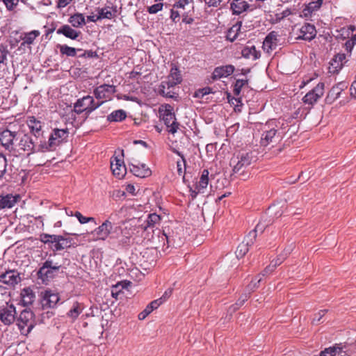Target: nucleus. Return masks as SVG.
Segmentation results:
<instances>
[{
    "mask_svg": "<svg viewBox=\"0 0 356 356\" xmlns=\"http://www.w3.org/2000/svg\"><path fill=\"white\" fill-rule=\"evenodd\" d=\"M161 220V216L149 210L135 211V243L145 244L153 239Z\"/></svg>",
    "mask_w": 356,
    "mask_h": 356,
    "instance_id": "nucleus-1",
    "label": "nucleus"
},
{
    "mask_svg": "<svg viewBox=\"0 0 356 356\" xmlns=\"http://www.w3.org/2000/svg\"><path fill=\"white\" fill-rule=\"evenodd\" d=\"M62 265L58 262H54L49 258L41 264L37 271V278L41 281V283L45 285L55 278Z\"/></svg>",
    "mask_w": 356,
    "mask_h": 356,
    "instance_id": "nucleus-2",
    "label": "nucleus"
},
{
    "mask_svg": "<svg viewBox=\"0 0 356 356\" xmlns=\"http://www.w3.org/2000/svg\"><path fill=\"white\" fill-rule=\"evenodd\" d=\"M255 158L256 156L251 151L239 152L230 161V165L233 166V172L234 173H243L247 167L256 161Z\"/></svg>",
    "mask_w": 356,
    "mask_h": 356,
    "instance_id": "nucleus-3",
    "label": "nucleus"
},
{
    "mask_svg": "<svg viewBox=\"0 0 356 356\" xmlns=\"http://www.w3.org/2000/svg\"><path fill=\"white\" fill-rule=\"evenodd\" d=\"M16 321L22 334L29 333L35 325V314L29 308L23 309Z\"/></svg>",
    "mask_w": 356,
    "mask_h": 356,
    "instance_id": "nucleus-4",
    "label": "nucleus"
},
{
    "mask_svg": "<svg viewBox=\"0 0 356 356\" xmlns=\"http://www.w3.org/2000/svg\"><path fill=\"white\" fill-rule=\"evenodd\" d=\"M135 255L139 266L147 270L154 264L157 257V250L154 248H146L140 250L139 254H135Z\"/></svg>",
    "mask_w": 356,
    "mask_h": 356,
    "instance_id": "nucleus-5",
    "label": "nucleus"
},
{
    "mask_svg": "<svg viewBox=\"0 0 356 356\" xmlns=\"http://www.w3.org/2000/svg\"><path fill=\"white\" fill-rule=\"evenodd\" d=\"M173 107L170 104H165L164 108H159L160 118L163 120L167 127L170 128L168 131L172 134L177 132L179 128V122L176 121L175 114L173 112Z\"/></svg>",
    "mask_w": 356,
    "mask_h": 356,
    "instance_id": "nucleus-6",
    "label": "nucleus"
},
{
    "mask_svg": "<svg viewBox=\"0 0 356 356\" xmlns=\"http://www.w3.org/2000/svg\"><path fill=\"white\" fill-rule=\"evenodd\" d=\"M131 282L124 280L113 285L111 287L112 297L116 300L126 299L128 301V299H129L131 300V298L129 296L131 295L129 288L131 286Z\"/></svg>",
    "mask_w": 356,
    "mask_h": 356,
    "instance_id": "nucleus-7",
    "label": "nucleus"
},
{
    "mask_svg": "<svg viewBox=\"0 0 356 356\" xmlns=\"http://www.w3.org/2000/svg\"><path fill=\"white\" fill-rule=\"evenodd\" d=\"M17 318L16 308L13 304L5 301L0 305V321L6 325L13 324Z\"/></svg>",
    "mask_w": 356,
    "mask_h": 356,
    "instance_id": "nucleus-8",
    "label": "nucleus"
},
{
    "mask_svg": "<svg viewBox=\"0 0 356 356\" xmlns=\"http://www.w3.org/2000/svg\"><path fill=\"white\" fill-rule=\"evenodd\" d=\"M275 121L270 120L268 121L267 123L265 124V128L267 127L266 129L264 131V133L262 134L261 138V144L263 146H267L270 143L273 142V139L275 138L276 135L277 134V137H279L281 134L284 135L286 134V131H284L283 130L286 128L284 127V124L283 123L281 127L282 132H277V130L275 129L274 127H272L273 124L275 123Z\"/></svg>",
    "mask_w": 356,
    "mask_h": 356,
    "instance_id": "nucleus-9",
    "label": "nucleus"
},
{
    "mask_svg": "<svg viewBox=\"0 0 356 356\" xmlns=\"http://www.w3.org/2000/svg\"><path fill=\"white\" fill-rule=\"evenodd\" d=\"M162 240L166 241L167 247L177 248L183 243V239L177 229H172L170 227H163L162 230Z\"/></svg>",
    "mask_w": 356,
    "mask_h": 356,
    "instance_id": "nucleus-10",
    "label": "nucleus"
},
{
    "mask_svg": "<svg viewBox=\"0 0 356 356\" xmlns=\"http://www.w3.org/2000/svg\"><path fill=\"white\" fill-rule=\"evenodd\" d=\"M40 303L43 310L47 308H55L60 300L58 293H53L51 290L47 289L40 292Z\"/></svg>",
    "mask_w": 356,
    "mask_h": 356,
    "instance_id": "nucleus-11",
    "label": "nucleus"
},
{
    "mask_svg": "<svg viewBox=\"0 0 356 356\" xmlns=\"http://www.w3.org/2000/svg\"><path fill=\"white\" fill-rule=\"evenodd\" d=\"M179 83H178L177 81L172 79H168L167 81H163L159 86L157 92L159 95L163 97L171 98L178 101L179 98V95L173 92L171 88H173L176 85Z\"/></svg>",
    "mask_w": 356,
    "mask_h": 356,
    "instance_id": "nucleus-12",
    "label": "nucleus"
},
{
    "mask_svg": "<svg viewBox=\"0 0 356 356\" xmlns=\"http://www.w3.org/2000/svg\"><path fill=\"white\" fill-rule=\"evenodd\" d=\"M152 73L148 70H145V74H143L141 72L135 71V81L138 85V87L135 86V92L140 90L143 93L148 91L152 85Z\"/></svg>",
    "mask_w": 356,
    "mask_h": 356,
    "instance_id": "nucleus-13",
    "label": "nucleus"
},
{
    "mask_svg": "<svg viewBox=\"0 0 356 356\" xmlns=\"http://www.w3.org/2000/svg\"><path fill=\"white\" fill-rule=\"evenodd\" d=\"M325 83H318L316 87L308 92L302 98V102L305 104L310 106V108L321 98L324 94Z\"/></svg>",
    "mask_w": 356,
    "mask_h": 356,
    "instance_id": "nucleus-14",
    "label": "nucleus"
},
{
    "mask_svg": "<svg viewBox=\"0 0 356 356\" xmlns=\"http://www.w3.org/2000/svg\"><path fill=\"white\" fill-rule=\"evenodd\" d=\"M116 92L115 86L109 84H102L96 87L93 90V95L96 99H104L110 100L112 95Z\"/></svg>",
    "mask_w": 356,
    "mask_h": 356,
    "instance_id": "nucleus-15",
    "label": "nucleus"
},
{
    "mask_svg": "<svg viewBox=\"0 0 356 356\" xmlns=\"http://www.w3.org/2000/svg\"><path fill=\"white\" fill-rule=\"evenodd\" d=\"M255 242V234L252 232L248 234L244 238V240L241 243L236 250V255L237 258H243L249 251L250 247H251Z\"/></svg>",
    "mask_w": 356,
    "mask_h": 356,
    "instance_id": "nucleus-16",
    "label": "nucleus"
},
{
    "mask_svg": "<svg viewBox=\"0 0 356 356\" xmlns=\"http://www.w3.org/2000/svg\"><path fill=\"white\" fill-rule=\"evenodd\" d=\"M110 163L113 174L119 179L123 178L127 173V168L124 161L118 156H113L111 158Z\"/></svg>",
    "mask_w": 356,
    "mask_h": 356,
    "instance_id": "nucleus-17",
    "label": "nucleus"
},
{
    "mask_svg": "<svg viewBox=\"0 0 356 356\" xmlns=\"http://www.w3.org/2000/svg\"><path fill=\"white\" fill-rule=\"evenodd\" d=\"M19 149L27 152V156L36 152L35 142L29 134H24L19 142Z\"/></svg>",
    "mask_w": 356,
    "mask_h": 356,
    "instance_id": "nucleus-18",
    "label": "nucleus"
},
{
    "mask_svg": "<svg viewBox=\"0 0 356 356\" xmlns=\"http://www.w3.org/2000/svg\"><path fill=\"white\" fill-rule=\"evenodd\" d=\"M235 71V67L232 65L218 66L214 68L211 79L212 81L218 80L223 77H227Z\"/></svg>",
    "mask_w": 356,
    "mask_h": 356,
    "instance_id": "nucleus-19",
    "label": "nucleus"
},
{
    "mask_svg": "<svg viewBox=\"0 0 356 356\" xmlns=\"http://www.w3.org/2000/svg\"><path fill=\"white\" fill-rule=\"evenodd\" d=\"M146 189L140 190L138 189L135 193V211L138 210H148L150 208L149 205L148 196L145 194Z\"/></svg>",
    "mask_w": 356,
    "mask_h": 356,
    "instance_id": "nucleus-20",
    "label": "nucleus"
},
{
    "mask_svg": "<svg viewBox=\"0 0 356 356\" xmlns=\"http://www.w3.org/2000/svg\"><path fill=\"white\" fill-rule=\"evenodd\" d=\"M300 34L297 39L311 41L316 35V27L314 24L305 23L300 29Z\"/></svg>",
    "mask_w": 356,
    "mask_h": 356,
    "instance_id": "nucleus-21",
    "label": "nucleus"
},
{
    "mask_svg": "<svg viewBox=\"0 0 356 356\" xmlns=\"http://www.w3.org/2000/svg\"><path fill=\"white\" fill-rule=\"evenodd\" d=\"M56 33L72 40H79V38L81 35L80 31L72 29V27L68 24H63L56 29Z\"/></svg>",
    "mask_w": 356,
    "mask_h": 356,
    "instance_id": "nucleus-22",
    "label": "nucleus"
},
{
    "mask_svg": "<svg viewBox=\"0 0 356 356\" xmlns=\"http://www.w3.org/2000/svg\"><path fill=\"white\" fill-rule=\"evenodd\" d=\"M131 199L127 200V203L125 204L120 209V213L124 217V220H123V225L124 226V229L128 228V224L131 226V220L134 219V216L132 214V211L134 209V204H131Z\"/></svg>",
    "mask_w": 356,
    "mask_h": 356,
    "instance_id": "nucleus-23",
    "label": "nucleus"
},
{
    "mask_svg": "<svg viewBox=\"0 0 356 356\" xmlns=\"http://www.w3.org/2000/svg\"><path fill=\"white\" fill-rule=\"evenodd\" d=\"M17 135V133L15 131H11L8 129L3 130L0 134V142L1 145L4 147L6 149L10 150Z\"/></svg>",
    "mask_w": 356,
    "mask_h": 356,
    "instance_id": "nucleus-24",
    "label": "nucleus"
},
{
    "mask_svg": "<svg viewBox=\"0 0 356 356\" xmlns=\"http://www.w3.org/2000/svg\"><path fill=\"white\" fill-rule=\"evenodd\" d=\"M277 36V33L275 31H271L266 36L262 46L264 51L269 53L275 49L278 42Z\"/></svg>",
    "mask_w": 356,
    "mask_h": 356,
    "instance_id": "nucleus-25",
    "label": "nucleus"
},
{
    "mask_svg": "<svg viewBox=\"0 0 356 356\" xmlns=\"http://www.w3.org/2000/svg\"><path fill=\"white\" fill-rule=\"evenodd\" d=\"M18 195H13L11 193L0 195V210L11 209L19 200Z\"/></svg>",
    "mask_w": 356,
    "mask_h": 356,
    "instance_id": "nucleus-26",
    "label": "nucleus"
},
{
    "mask_svg": "<svg viewBox=\"0 0 356 356\" xmlns=\"http://www.w3.org/2000/svg\"><path fill=\"white\" fill-rule=\"evenodd\" d=\"M21 281L19 274L15 270H9L0 275V282L9 285H15Z\"/></svg>",
    "mask_w": 356,
    "mask_h": 356,
    "instance_id": "nucleus-27",
    "label": "nucleus"
},
{
    "mask_svg": "<svg viewBox=\"0 0 356 356\" xmlns=\"http://www.w3.org/2000/svg\"><path fill=\"white\" fill-rule=\"evenodd\" d=\"M97 18L99 20L103 19H111L117 16L118 9L116 6H105L104 8H99L97 10Z\"/></svg>",
    "mask_w": 356,
    "mask_h": 356,
    "instance_id": "nucleus-28",
    "label": "nucleus"
},
{
    "mask_svg": "<svg viewBox=\"0 0 356 356\" xmlns=\"http://www.w3.org/2000/svg\"><path fill=\"white\" fill-rule=\"evenodd\" d=\"M112 228V223L106 220L95 229V233L99 238L104 240L111 232Z\"/></svg>",
    "mask_w": 356,
    "mask_h": 356,
    "instance_id": "nucleus-29",
    "label": "nucleus"
},
{
    "mask_svg": "<svg viewBox=\"0 0 356 356\" xmlns=\"http://www.w3.org/2000/svg\"><path fill=\"white\" fill-rule=\"evenodd\" d=\"M23 306L26 307L34 302L35 295L30 287H26L22 290L20 293Z\"/></svg>",
    "mask_w": 356,
    "mask_h": 356,
    "instance_id": "nucleus-30",
    "label": "nucleus"
},
{
    "mask_svg": "<svg viewBox=\"0 0 356 356\" xmlns=\"http://www.w3.org/2000/svg\"><path fill=\"white\" fill-rule=\"evenodd\" d=\"M230 6L233 15H239L243 12L246 11L250 7L248 2L243 0H234Z\"/></svg>",
    "mask_w": 356,
    "mask_h": 356,
    "instance_id": "nucleus-31",
    "label": "nucleus"
},
{
    "mask_svg": "<svg viewBox=\"0 0 356 356\" xmlns=\"http://www.w3.org/2000/svg\"><path fill=\"white\" fill-rule=\"evenodd\" d=\"M26 123L31 130V132L35 137H38L40 135L42 128L41 122L37 120L34 116H29L28 117Z\"/></svg>",
    "mask_w": 356,
    "mask_h": 356,
    "instance_id": "nucleus-32",
    "label": "nucleus"
},
{
    "mask_svg": "<svg viewBox=\"0 0 356 356\" xmlns=\"http://www.w3.org/2000/svg\"><path fill=\"white\" fill-rule=\"evenodd\" d=\"M152 175L151 169L143 163L135 164V177L139 178H146Z\"/></svg>",
    "mask_w": 356,
    "mask_h": 356,
    "instance_id": "nucleus-33",
    "label": "nucleus"
},
{
    "mask_svg": "<svg viewBox=\"0 0 356 356\" xmlns=\"http://www.w3.org/2000/svg\"><path fill=\"white\" fill-rule=\"evenodd\" d=\"M343 350L341 344H334L333 346L325 348L321 351L319 356H339L342 355Z\"/></svg>",
    "mask_w": 356,
    "mask_h": 356,
    "instance_id": "nucleus-34",
    "label": "nucleus"
},
{
    "mask_svg": "<svg viewBox=\"0 0 356 356\" xmlns=\"http://www.w3.org/2000/svg\"><path fill=\"white\" fill-rule=\"evenodd\" d=\"M8 166V161L6 156L3 153H0V181L3 179L9 181L11 178L9 175L6 174Z\"/></svg>",
    "mask_w": 356,
    "mask_h": 356,
    "instance_id": "nucleus-35",
    "label": "nucleus"
},
{
    "mask_svg": "<svg viewBox=\"0 0 356 356\" xmlns=\"http://www.w3.org/2000/svg\"><path fill=\"white\" fill-rule=\"evenodd\" d=\"M40 35V31L37 30L31 31L29 33H22L19 40H23L22 45L32 44L35 38Z\"/></svg>",
    "mask_w": 356,
    "mask_h": 356,
    "instance_id": "nucleus-36",
    "label": "nucleus"
},
{
    "mask_svg": "<svg viewBox=\"0 0 356 356\" xmlns=\"http://www.w3.org/2000/svg\"><path fill=\"white\" fill-rule=\"evenodd\" d=\"M68 22L74 28L82 27L86 24L84 15L79 13L72 15L68 19Z\"/></svg>",
    "mask_w": 356,
    "mask_h": 356,
    "instance_id": "nucleus-37",
    "label": "nucleus"
},
{
    "mask_svg": "<svg viewBox=\"0 0 356 356\" xmlns=\"http://www.w3.org/2000/svg\"><path fill=\"white\" fill-rule=\"evenodd\" d=\"M323 0H317L316 1H312L307 4L303 9L302 12L305 17L312 16V14L320 9Z\"/></svg>",
    "mask_w": 356,
    "mask_h": 356,
    "instance_id": "nucleus-38",
    "label": "nucleus"
},
{
    "mask_svg": "<svg viewBox=\"0 0 356 356\" xmlns=\"http://www.w3.org/2000/svg\"><path fill=\"white\" fill-rule=\"evenodd\" d=\"M241 55L245 58H250L251 56H253V60H257L260 58L261 53L256 49L255 46L252 45L245 46L241 51Z\"/></svg>",
    "mask_w": 356,
    "mask_h": 356,
    "instance_id": "nucleus-39",
    "label": "nucleus"
},
{
    "mask_svg": "<svg viewBox=\"0 0 356 356\" xmlns=\"http://www.w3.org/2000/svg\"><path fill=\"white\" fill-rule=\"evenodd\" d=\"M174 152H175L177 155H179L181 158V161H178L177 162V173L179 176H183V181L184 183H186V178H185V175H186V159L184 156V154L179 152V151H174Z\"/></svg>",
    "mask_w": 356,
    "mask_h": 356,
    "instance_id": "nucleus-40",
    "label": "nucleus"
},
{
    "mask_svg": "<svg viewBox=\"0 0 356 356\" xmlns=\"http://www.w3.org/2000/svg\"><path fill=\"white\" fill-rule=\"evenodd\" d=\"M83 309L84 305L83 303L74 302L72 308L67 313V315L72 320H75L78 318L79 315L82 312Z\"/></svg>",
    "mask_w": 356,
    "mask_h": 356,
    "instance_id": "nucleus-41",
    "label": "nucleus"
},
{
    "mask_svg": "<svg viewBox=\"0 0 356 356\" xmlns=\"http://www.w3.org/2000/svg\"><path fill=\"white\" fill-rule=\"evenodd\" d=\"M57 47L60 49V53L62 55H66L68 57H75L77 51H82L81 49H76L67 44H58Z\"/></svg>",
    "mask_w": 356,
    "mask_h": 356,
    "instance_id": "nucleus-42",
    "label": "nucleus"
},
{
    "mask_svg": "<svg viewBox=\"0 0 356 356\" xmlns=\"http://www.w3.org/2000/svg\"><path fill=\"white\" fill-rule=\"evenodd\" d=\"M241 22H238L228 29L226 35L227 40L234 42L237 38L238 32L241 30Z\"/></svg>",
    "mask_w": 356,
    "mask_h": 356,
    "instance_id": "nucleus-43",
    "label": "nucleus"
},
{
    "mask_svg": "<svg viewBox=\"0 0 356 356\" xmlns=\"http://www.w3.org/2000/svg\"><path fill=\"white\" fill-rule=\"evenodd\" d=\"M250 298V292L245 293L241 295L236 302L229 307L232 312H235L242 307L244 303Z\"/></svg>",
    "mask_w": 356,
    "mask_h": 356,
    "instance_id": "nucleus-44",
    "label": "nucleus"
},
{
    "mask_svg": "<svg viewBox=\"0 0 356 356\" xmlns=\"http://www.w3.org/2000/svg\"><path fill=\"white\" fill-rule=\"evenodd\" d=\"M126 117V112L122 109H119L114 111L111 114H109L107 116V120L108 122H121L124 120Z\"/></svg>",
    "mask_w": 356,
    "mask_h": 356,
    "instance_id": "nucleus-45",
    "label": "nucleus"
},
{
    "mask_svg": "<svg viewBox=\"0 0 356 356\" xmlns=\"http://www.w3.org/2000/svg\"><path fill=\"white\" fill-rule=\"evenodd\" d=\"M209 170L204 169L200 175V180L196 181L195 185H196L197 188L204 191L209 184Z\"/></svg>",
    "mask_w": 356,
    "mask_h": 356,
    "instance_id": "nucleus-46",
    "label": "nucleus"
},
{
    "mask_svg": "<svg viewBox=\"0 0 356 356\" xmlns=\"http://www.w3.org/2000/svg\"><path fill=\"white\" fill-rule=\"evenodd\" d=\"M341 93V92L337 89V88H336L335 86H333L325 99V103L327 104H332L339 97Z\"/></svg>",
    "mask_w": 356,
    "mask_h": 356,
    "instance_id": "nucleus-47",
    "label": "nucleus"
},
{
    "mask_svg": "<svg viewBox=\"0 0 356 356\" xmlns=\"http://www.w3.org/2000/svg\"><path fill=\"white\" fill-rule=\"evenodd\" d=\"M68 134L69 131L67 129H54L50 136H53L57 140H61V142L63 143L68 137Z\"/></svg>",
    "mask_w": 356,
    "mask_h": 356,
    "instance_id": "nucleus-48",
    "label": "nucleus"
},
{
    "mask_svg": "<svg viewBox=\"0 0 356 356\" xmlns=\"http://www.w3.org/2000/svg\"><path fill=\"white\" fill-rule=\"evenodd\" d=\"M248 84V79H236L234 83L233 92L236 97L239 96L242 90V88Z\"/></svg>",
    "mask_w": 356,
    "mask_h": 356,
    "instance_id": "nucleus-49",
    "label": "nucleus"
},
{
    "mask_svg": "<svg viewBox=\"0 0 356 356\" xmlns=\"http://www.w3.org/2000/svg\"><path fill=\"white\" fill-rule=\"evenodd\" d=\"M168 79L176 80L177 81L178 83H181L182 81V77L180 74V71L176 65H172L170 73V75L168 76Z\"/></svg>",
    "mask_w": 356,
    "mask_h": 356,
    "instance_id": "nucleus-50",
    "label": "nucleus"
},
{
    "mask_svg": "<svg viewBox=\"0 0 356 356\" xmlns=\"http://www.w3.org/2000/svg\"><path fill=\"white\" fill-rule=\"evenodd\" d=\"M211 93H214L212 88L207 86V87L197 90L193 94V97L201 99V98H203V97L204 95H209Z\"/></svg>",
    "mask_w": 356,
    "mask_h": 356,
    "instance_id": "nucleus-51",
    "label": "nucleus"
},
{
    "mask_svg": "<svg viewBox=\"0 0 356 356\" xmlns=\"http://www.w3.org/2000/svg\"><path fill=\"white\" fill-rule=\"evenodd\" d=\"M69 235H77L76 234H70L65 231H63V235H61L63 240H61V242L63 243V245H64L65 249V248H70L72 246L73 238L70 237H67Z\"/></svg>",
    "mask_w": 356,
    "mask_h": 356,
    "instance_id": "nucleus-52",
    "label": "nucleus"
},
{
    "mask_svg": "<svg viewBox=\"0 0 356 356\" xmlns=\"http://www.w3.org/2000/svg\"><path fill=\"white\" fill-rule=\"evenodd\" d=\"M225 95H226V98L228 101V102L232 104V105H234V101H236V107H238V106H243V103H242V100H241V97H239L238 96L235 97H233L231 93L228 91H226L225 92Z\"/></svg>",
    "mask_w": 356,
    "mask_h": 356,
    "instance_id": "nucleus-53",
    "label": "nucleus"
},
{
    "mask_svg": "<svg viewBox=\"0 0 356 356\" xmlns=\"http://www.w3.org/2000/svg\"><path fill=\"white\" fill-rule=\"evenodd\" d=\"M262 280L261 275H258L248 285V289L250 293L259 286L260 282Z\"/></svg>",
    "mask_w": 356,
    "mask_h": 356,
    "instance_id": "nucleus-54",
    "label": "nucleus"
},
{
    "mask_svg": "<svg viewBox=\"0 0 356 356\" xmlns=\"http://www.w3.org/2000/svg\"><path fill=\"white\" fill-rule=\"evenodd\" d=\"M62 143L61 140H56L53 136H49L47 145L49 151H55L56 147Z\"/></svg>",
    "mask_w": 356,
    "mask_h": 356,
    "instance_id": "nucleus-55",
    "label": "nucleus"
},
{
    "mask_svg": "<svg viewBox=\"0 0 356 356\" xmlns=\"http://www.w3.org/2000/svg\"><path fill=\"white\" fill-rule=\"evenodd\" d=\"M338 35L336 36L337 40H344L346 38H348L350 36L349 29H346L345 27L341 28L340 30H338Z\"/></svg>",
    "mask_w": 356,
    "mask_h": 356,
    "instance_id": "nucleus-56",
    "label": "nucleus"
},
{
    "mask_svg": "<svg viewBox=\"0 0 356 356\" xmlns=\"http://www.w3.org/2000/svg\"><path fill=\"white\" fill-rule=\"evenodd\" d=\"M327 312V309L320 310L318 313L314 314V317L312 319V324L318 325L321 323V318L325 316V314Z\"/></svg>",
    "mask_w": 356,
    "mask_h": 356,
    "instance_id": "nucleus-57",
    "label": "nucleus"
},
{
    "mask_svg": "<svg viewBox=\"0 0 356 356\" xmlns=\"http://www.w3.org/2000/svg\"><path fill=\"white\" fill-rule=\"evenodd\" d=\"M74 216L76 217L81 224H85L90 221H93L95 219L92 217L83 216L79 211H76L74 213Z\"/></svg>",
    "mask_w": 356,
    "mask_h": 356,
    "instance_id": "nucleus-58",
    "label": "nucleus"
},
{
    "mask_svg": "<svg viewBox=\"0 0 356 356\" xmlns=\"http://www.w3.org/2000/svg\"><path fill=\"white\" fill-rule=\"evenodd\" d=\"M90 95L85 96L82 98L78 99L75 102V107L86 108L88 107V100Z\"/></svg>",
    "mask_w": 356,
    "mask_h": 356,
    "instance_id": "nucleus-59",
    "label": "nucleus"
},
{
    "mask_svg": "<svg viewBox=\"0 0 356 356\" xmlns=\"http://www.w3.org/2000/svg\"><path fill=\"white\" fill-rule=\"evenodd\" d=\"M19 0H2L8 10H13L18 4Z\"/></svg>",
    "mask_w": 356,
    "mask_h": 356,
    "instance_id": "nucleus-60",
    "label": "nucleus"
},
{
    "mask_svg": "<svg viewBox=\"0 0 356 356\" xmlns=\"http://www.w3.org/2000/svg\"><path fill=\"white\" fill-rule=\"evenodd\" d=\"M163 6V3H158L154 4L151 6H149L147 8V11L150 14H156L159 11L162 10Z\"/></svg>",
    "mask_w": 356,
    "mask_h": 356,
    "instance_id": "nucleus-61",
    "label": "nucleus"
},
{
    "mask_svg": "<svg viewBox=\"0 0 356 356\" xmlns=\"http://www.w3.org/2000/svg\"><path fill=\"white\" fill-rule=\"evenodd\" d=\"M268 226V225H266V224H262L261 222H259L257 226L255 227V228L252 230H251L248 234H251L252 232L254 233L255 234V239L257 238V233L259 232L260 234H262L266 227Z\"/></svg>",
    "mask_w": 356,
    "mask_h": 356,
    "instance_id": "nucleus-62",
    "label": "nucleus"
},
{
    "mask_svg": "<svg viewBox=\"0 0 356 356\" xmlns=\"http://www.w3.org/2000/svg\"><path fill=\"white\" fill-rule=\"evenodd\" d=\"M8 50L7 47L3 44L0 45V64L3 63L7 59V55L8 54Z\"/></svg>",
    "mask_w": 356,
    "mask_h": 356,
    "instance_id": "nucleus-63",
    "label": "nucleus"
},
{
    "mask_svg": "<svg viewBox=\"0 0 356 356\" xmlns=\"http://www.w3.org/2000/svg\"><path fill=\"white\" fill-rule=\"evenodd\" d=\"M79 58H98L96 51L92 50H85L83 54L78 56Z\"/></svg>",
    "mask_w": 356,
    "mask_h": 356,
    "instance_id": "nucleus-64",
    "label": "nucleus"
}]
</instances>
